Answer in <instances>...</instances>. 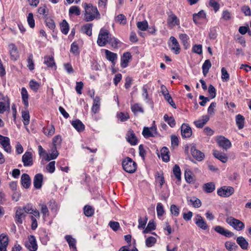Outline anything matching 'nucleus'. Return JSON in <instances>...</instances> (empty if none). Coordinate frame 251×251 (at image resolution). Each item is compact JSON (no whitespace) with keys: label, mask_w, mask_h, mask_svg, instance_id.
Returning <instances> with one entry per match:
<instances>
[{"label":"nucleus","mask_w":251,"mask_h":251,"mask_svg":"<svg viewBox=\"0 0 251 251\" xmlns=\"http://www.w3.org/2000/svg\"><path fill=\"white\" fill-rule=\"evenodd\" d=\"M84 20L86 22H90L95 19H100V14L96 6L92 4L84 3Z\"/></svg>","instance_id":"1"},{"label":"nucleus","mask_w":251,"mask_h":251,"mask_svg":"<svg viewBox=\"0 0 251 251\" xmlns=\"http://www.w3.org/2000/svg\"><path fill=\"white\" fill-rule=\"evenodd\" d=\"M123 169L128 173H133L137 169V164L131 158L127 157L122 162Z\"/></svg>","instance_id":"2"},{"label":"nucleus","mask_w":251,"mask_h":251,"mask_svg":"<svg viewBox=\"0 0 251 251\" xmlns=\"http://www.w3.org/2000/svg\"><path fill=\"white\" fill-rule=\"evenodd\" d=\"M110 37L109 32L105 29L101 28L100 30L98 38L97 40V43L100 47H103L109 43V40Z\"/></svg>","instance_id":"3"},{"label":"nucleus","mask_w":251,"mask_h":251,"mask_svg":"<svg viewBox=\"0 0 251 251\" xmlns=\"http://www.w3.org/2000/svg\"><path fill=\"white\" fill-rule=\"evenodd\" d=\"M31 205L28 204L24 208L19 207L16 212V220L19 223H22V219L25 217L26 214L31 213Z\"/></svg>","instance_id":"4"},{"label":"nucleus","mask_w":251,"mask_h":251,"mask_svg":"<svg viewBox=\"0 0 251 251\" xmlns=\"http://www.w3.org/2000/svg\"><path fill=\"white\" fill-rule=\"evenodd\" d=\"M226 222L237 231H241L245 227V225L242 222L231 217L227 218Z\"/></svg>","instance_id":"5"},{"label":"nucleus","mask_w":251,"mask_h":251,"mask_svg":"<svg viewBox=\"0 0 251 251\" xmlns=\"http://www.w3.org/2000/svg\"><path fill=\"white\" fill-rule=\"evenodd\" d=\"M167 24L169 27H173L176 25H179L180 21L177 17L172 12L168 13Z\"/></svg>","instance_id":"6"},{"label":"nucleus","mask_w":251,"mask_h":251,"mask_svg":"<svg viewBox=\"0 0 251 251\" xmlns=\"http://www.w3.org/2000/svg\"><path fill=\"white\" fill-rule=\"evenodd\" d=\"M234 189L230 186H223L217 191L219 196L223 197H228L234 193Z\"/></svg>","instance_id":"7"},{"label":"nucleus","mask_w":251,"mask_h":251,"mask_svg":"<svg viewBox=\"0 0 251 251\" xmlns=\"http://www.w3.org/2000/svg\"><path fill=\"white\" fill-rule=\"evenodd\" d=\"M217 141L219 146L225 151H226L231 146L230 141L224 136L218 137Z\"/></svg>","instance_id":"8"},{"label":"nucleus","mask_w":251,"mask_h":251,"mask_svg":"<svg viewBox=\"0 0 251 251\" xmlns=\"http://www.w3.org/2000/svg\"><path fill=\"white\" fill-rule=\"evenodd\" d=\"M157 134V129L155 126H152L150 128L144 127L142 131V134L146 138L150 137H154Z\"/></svg>","instance_id":"9"},{"label":"nucleus","mask_w":251,"mask_h":251,"mask_svg":"<svg viewBox=\"0 0 251 251\" xmlns=\"http://www.w3.org/2000/svg\"><path fill=\"white\" fill-rule=\"evenodd\" d=\"M0 144L5 151L11 153V147L10 145V139L8 137L0 135Z\"/></svg>","instance_id":"10"},{"label":"nucleus","mask_w":251,"mask_h":251,"mask_svg":"<svg viewBox=\"0 0 251 251\" xmlns=\"http://www.w3.org/2000/svg\"><path fill=\"white\" fill-rule=\"evenodd\" d=\"M192 155L198 161H201L204 158V154L200 151L197 150L195 145H193L191 148Z\"/></svg>","instance_id":"11"},{"label":"nucleus","mask_w":251,"mask_h":251,"mask_svg":"<svg viewBox=\"0 0 251 251\" xmlns=\"http://www.w3.org/2000/svg\"><path fill=\"white\" fill-rule=\"evenodd\" d=\"M181 135L183 138H189L192 135L191 128L188 125L183 124L181 126Z\"/></svg>","instance_id":"12"},{"label":"nucleus","mask_w":251,"mask_h":251,"mask_svg":"<svg viewBox=\"0 0 251 251\" xmlns=\"http://www.w3.org/2000/svg\"><path fill=\"white\" fill-rule=\"evenodd\" d=\"M214 229L217 233L227 237H230L234 235L233 233L232 232L225 229L224 227L220 226H215Z\"/></svg>","instance_id":"13"},{"label":"nucleus","mask_w":251,"mask_h":251,"mask_svg":"<svg viewBox=\"0 0 251 251\" xmlns=\"http://www.w3.org/2000/svg\"><path fill=\"white\" fill-rule=\"evenodd\" d=\"M170 40L172 42V44L170 45V46H171V50L173 51L176 54L179 53L180 48L176 39L174 36H171Z\"/></svg>","instance_id":"14"},{"label":"nucleus","mask_w":251,"mask_h":251,"mask_svg":"<svg viewBox=\"0 0 251 251\" xmlns=\"http://www.w3.org/2000/svg\"><path fill=\"white\" fill-rule=\"evenodd\" d=\"M195 224L199 227L202 229L206 230L208 228V226L206 222L199 214L197 215L195 218Z\"/></svg>","instance_id":"15"},{"label":"nucleus","mask_w":251,"mask_h":251,"mask_svg":"<svg viewBox=\"0 0 251 251\" xmlns=\"http://www.w3.org/2000/svg\"><path fill=\"white\" fill-rule=\"evenodd\" d=\"M132 56L129 52H126L124 53L121 59V65L123 68H126L130 60L131 59Z\"/></svg>","instance_id":"16"},{"label":"nucleus","mask_w":251,"mask_h":251,"mask_svg":"<svg viewBox=\"0 0 251 251\" xmlns=\"http://www.w3.org/2000/svg\"><path fill=\"white\" fill-rule=\"evenodd\" d=\"M126 139L128 142L132 146L135 145L137 144L138 140L134 133V131L131 129L128 130L126 134Z\"/></svg>","instance_id":"17"},{"label":"nucleus","mask_w":251,"mask_h":251,"mask_svg":"<svg viewBox=\"0 0 251 251\" xmlns=\"http://www.w3.org/2000/svg\"><path fill=\"white\" fill-rule=\"evenodd\" d=\"M43 176L41 174H36L34 177V187L36 189H39L43 184Z\"/></svg>","instance_id":"18"},{"label":"nucleus","mask_w":251,"mask_h":251,"mask_svg":"<svg viewBox=\"0 0 251 251\" xmlns=\"http://www.w3.org/2000/svg\"><path fill=\"white\" fill-rule=\"evenodd\" d=\"M65 238L68 242L70 248L72 249L73 251H76V240L70 235H66Z\"/></svg>","instance_id":"19"},{"label":"nucleus","mask_w":251,"mask_h":251,"mask_svg":"<svg viewBox=\"0 0 251 251\" xmlns=\"http://www.w3.org/2000/svg\"><path fill=\"white\" fill-rule=\"evenodd\" d=\"M105 53L106 59L111 61L113 65H115V61L117 59V54L108 50H105Z\"/></svg>","instance_id":"20"},{"label":"nucleus","mask_w":251,"mask_h":251,"mask_svg":"<svg viewBox=\"0 0 251 251\" xmlns=\"http://www.w3.org/2000/svg\"><path fill=\"white\" fill-rule=\"evenodd\" d=\"M21 183L25 188H28L30 185V178L29 175L24 174L21 176Z\"/></svg>","instance_id":"21"},{"label":"nucleus","mask_w":251,"mask_h":251,"mask_svg":"<svg viewBox=\"0 0 251 251\" xmlns=\"http://www.w3.org/2000/svg\"><path fill=\"white\" fill-rule=\"evenodd\" d=\"M9 48L11 59L14 60H17L19 57V54L15 45L13 44H10Z\"/></svg>","instance_id":"22"},{"label":"nucleus","mask_w":251,"mask_h":251,"mask_svg":"<svg viewBox=\"0 0 251 251\" xmlns=\"http://www.w3.org/2000/svg\"><path fill=\"white\" fill-rule=\"evenodd\" d=\"M213 155L223 163H226L227 161V157L225 153L220 152L217 150L213 151Z\"/></svg>","instance_id":"23"},{"label":"nucleus","mask_w":251,"mask_h":251,"mask_svg":"<svg viewBox=\"0 0 251 251\" xmlns=\"http://www.w3.org/2000/svg\"><path fill=\"white\" fill-rule=\"evenodd\" d=\"M72 125L79 132L83 131L85 128V126L79 120L73 121L72 122Z\"/></svg>","instance_id":"24"},{"label":"nucleus","mask_w":251,"mask_h":251,"mask_svg":"<svg viewBox=\"0 0 251 251\" xmlns=\"http://www.w3.org/2000/svg\"><path fill=\"white\" fill-rule=\"evenodd\" d=\"M21 93L23 102L26 108L28 106V94L27 91L25 87H23L21 89Z\"/></svg>","instance_id":"25"},{"label":"nucleus","mask_w":251,"mask_h":251,"mask_svg":"<svg viewBox=\"0 0 251 251\" xmlns=\"http://www.w3.org/2000/svg\"><path fill=\"white\" fill-rule=\"evenodd\" d=\"M209 117L208 115L202 116V120H199L194 122L196 127L198 128H202L205 124L209 121Z\"/></svg>","instance_id":"26"},{"label":"nucleus","mask_w":251,"mask_h":251,"mask_svg":"<svg viewBox=\"0 0 251 251\" xmlns=\"http://www.w3.org/2000/svg\"><path fill=\"white\" fill-rule=\"evenodd\" d=\"M22 161L25 166H30L31 163V153L26 152L22 157Z\"/></svg>","instance_id":"27"},{"label":"nucleus","mask_w":251,"mask_h":251,"mask_svg":"<svg viewBox=\"0 0 251 251\" xmlns=\"http://www.w3.org/2000/svg\"><path fill=\"white\" fill-rule=\"evenodd\" d=\"M100 99L99 97L96 96L93 100V104L92 107V111L94 113H96L100 109Z\"/></svg>","instance_id":"28"},{"label":"nucleus","mask_w":251,"mask_h":251,"mask_svg":"<svg viewBox=\"0 0 251 251\" xmlns=\"http://www.w3.org/2000/svg\"><path fill=\"white\" fill-rule=\"evenodd\" d=\"M57 147L52 146L50 150L51 153L47 154V160L50 161L52 159H54L58 156L59 153L57 151Z\"/></svg>","instance_id":"29"},{"label":"nucleus","mask_w":251,"mask_h":251,"mask_svg":"<svg viewBox=\"0 0 251 251\" xmlns=\"http://www.w3.org/2000/svg\"><path fill=\"white\" fill-rule=\"evenodd\" d=\"M169 153V151L166 147H163L160 151L161 156L162 160L166 162H167L170 160Z\"/></svg>","instance_id":"30"},{"label":"nucleus","mask_w":251,"mask_h":251,"mask_svg":"<svg viewBox=\"0 0 251 251\" xmlns=\"http://www.w3.org/2000/svg\"><path fill=\"white\" fill-rule=\"evenodd\" d=\"M44 63L49 67L54 66L56 68L54 58L52 56H46L44 58Z\"/></svg>","instance_id":"31"},{"label":"nucleus","mask_w":251,"mask_h":251,"mask_svg":"<svg viewBox=\"0 0 251 251\" xmlns=\"http://www.w3.org/2000/svg\"><path fill=\"white\" fill-rule=\"evenodd\" d=\"M43 132L47 136H51L55 132V128L52 125H48L43 128Z\"/></svg>","instance_id":"32"},{"label":"nucleus","mask_w":251,"mask_h":251,"mask_svg":"<svg viewBox=\"0 0 251 251\" xmlns=\"http://www.w3.org/2000/svg\"><path fill=\"white\" fill-rule=\"evenodd\" d=\"M237 244L240 246V247L243 250H246L248 247V242L242 236H239L237 237L236 240Z\"/></svg>","instance_id":"33"},{"label":"nucleus","mask_w":251,"mask_h":251,"mask_svg":"<svg viewBox=\"0 0 251 251\" xmlns=\"http://www.w3.org/2000/svg\"><path fill=\"white\" fill-rule=\"evenodd\" d=\"M93 24L91 23L84 25L81 27L82 31L89 36L92 35Z\"/></svg>","instance_id":"34"},{"label":"nucleus","mask_w":251,"mask_h":251,"mask_svg":"<svg viewBox=\"0 0 251 251\" xmlns=\"http://www.w3.org/2000/svg\"><path fill=\"white\" fill-rule=\"evenodd\" d=\"M215 189V186L214 183L213 182L205 183L203 186V190L207 193H212L214 191Z\"/></svg>","instance_id":"35"},{"label":"nucleus","mask_w":251,"mask_h":251,"mask_svg":"<svg viewBox=\"0 0 251 251\" xmlns=\"http://www.w3.org/2000/svg\"><path fill=\"white\" fill-rule=\"evenodd\" d=\"M244 117L238 114L236 116V123L239 129H242L244 126Z\"/></svg>","instance_id":"36"},{"label":"nucleus","mask_w":251,"mask_h":251,"mask_svg":"<svg viewBox=\"0 0 251 251\" xmlns=\"http://www.w3.org/2000/svg\"><path fill=\"white\" fill-rule=\"evenodd\" d=\"M211 63L210 61L208 59L206 60L203 63L202 66V73L204 76H205L207 75L209 72V70L211 68Z\"/></svg>","instance_id":"37"},{"label":"nucleus","mask_w":251,"mask_h":251,"mask_svg":"<svg viewBox=\"0 0 251 251\" xmlns=\"http://www.w3.org/2000/svg\"><path fill=\"white\" fill-rule=\"evenodd\" d=\"M187 201L194 207L199 208L201 205V202L200 200L196 197H193L190 199L189 198H187Z\"/></svg>","instance_id":"38"},{"label":"nucleus","mask_w":251,"mask_h":251,"mask_svg":"<svg viewBox=\"0 0 251 251\" xmlns=\"http://www.w3.org/2000/svg\"><path fill=\"white\" fill-rule=\"evenodd\" d=\"M10 108V102L9 99L6 101V102L0 101V114L4 113L6 110Z\"/></svg>","instance_id":"39"},{"label":"nucleus","mask_w":251,"mask_h":251,"mask_svg":"<svg viewBox=\"0 0 251 251\" xmlns=\"http://www.w3.org/2000/svg\"><path fill=\"white\" fill-rule=\"evenodd\" d=\"M179 39L181 40L182 43L185 49H187L189 46V44L188 42L189 37L186 34H180L179 35Z\"/></svg>","instance_id":"40"},{"label":"nucleus","mask_w":251,"mask_h":251,"mask_svg":"<svg viewBox=\"0 0 251 251\" xmlns=\"http://www.w3.org/2000/svg\"><path fill=\"white\" fill-rule=\"evenodd\" d=\"M22 117L23 119V123L25 126H26L29 123L30 115L27 110H23L22 112Z\"/></svg>","instance_id":"41"},{"label":"nucleus","mask_w":251,"mask_h":251,"mask_svg":"<svg viewBox=\"0 0 251 251\" xmlns=\"http://www.w3.org/2000/svg\"><path fill=\"white\" fill-rule=\"evenodd\" d=\"M164 120L171 127H174L176 126V121L173 117H169L167 114H165Z\"/></svg>","instance_id":"42"},{"label":"nucleus","mask_w":251,"mask_h":251,"mask_svg":"<svg viewBox=\"0 0 251 251\" xmlns=\"http://www.w3.org/2000/svg\"><path fill=\"white\" fill-rule=\"evenodd\" d=\"M60 29L61 32L63 34L66 35L68 33L69 30V26L65 20H63V22L60 25Z\"/></svg>","instance_id":"43"},{"label":"nucleus","mask_w":251,"mask_h":251,"mask_svg":"<svg viewBox=\"0 0 251 251\" xmlns=\"http://www.w3.org/2000/svg\"><path fill=\"white\" fill-rule=\"evenodd\" d=\"M155 229V225L153 221H150L147 227L143 230L144 233L150 232L151 230Z\"/></svg>","instance_id":"44"},{"label":"nucleus","mask_w":251,"mask_h":251,"mask_svg":"<svg viewBox=\"0 0 251 251\" xmlns=\"http://www.w3.org/2000/svg\"><path fill=\"white\" fill-rule=\"evenodd\" d=\"M84 213L87 217H90L94 214V209L90 205H86L84 207Z\"/></svg>","instance_id":"45"},{"label":"nucleus","mask_w":251,"mask_h":251,"mask_svg":"<svg viewBox=\"0 0 251 251\" xmlns=\"http://www.w3.org/2000/svg\"><path fill=\"white\" fill-rule=\"evenodd\" d=\"M49 207L51 211L54 213H56L58 210V206L54 200H50L49 202Z\"/></svg>","instance_id":"46"},{"label":"nucleus","mask_w":251,"mask_h":251,"mask_svg":"<svg viewBox=\"0 0 251 251\" xmlns=\"http://www.w3.org/2000/svg\"><path fill=\"white\" fill-rule=\"evenodd\" d=\"M156 242V239L155 237L152 236H150L148 237L146 240V245L148 247H151L154 246Z\"/></svg>","instance_id":"47"},{"label":"nucleus","mask_w":251,"mask_h":251,"mask_svg":"<svg viewBox=\"0 0 251 251\" xmlns=\"http://www.w3.org/2000/svg\"><path fill=\"white\" fill-rule=\"evenodd\" d=\"M137 26L140 30L145 31L148 27V23L146 21L138 22L137 23Z\"/></svg>","instance_id":"48"},{"label":"nucleus","mask_w":251,"mask_h":251,"mask_svg":"<svg viewBox=\"0 0 251 251\" xmlns=\"http://www.w3.org/2000/svg\"><path fill=\"white\" fill-rule=\"evenodd\" d=\"M173 173L176 177L180 180L181 179V172L179 167L177 165H175L173 168Z\"/></svg>","instance_id":"49"},{"label":"nucleus","mask_w":251,"mask_h":251,"mask_svg":"<svg viewBox=\"0 0 251 251\" xmlns=\"http://www.w3.org/2000/svg\"><path fill=\"white\" fill-rule=\"evenodd\" d=\"M8 237L6 234L2 233L0 235V244L8 246Z\"/></svg>","instance_id":"50"},{"label":"nucleus","mask_w":251,"mask_h":251,"mask_svg":"<svg viewBox=\"0 0 251 251\" xmlns=\"http://www.w3.org/2000/svg\"><path fill=\"white\" fill-rule=\"evenodd\" d=\"M221 73L222 80L224 82L228 81L229 79V75L225 68L223 67L222 68Z\"/></svg>","instance_id":"51"},{"label":"nucleus","mask_w":251,"mask_h":251,"mask_svg":"<svg viewBox=\"0 0 251 251\" xmlns=\"http://www.w3.org/2000/svg\"><path fill=\"white\" fill-rule=\"evenodd\" d=\"M62 141V138L61 136L58 135L54 136L52 139V146L54 147H57L60 146Z\"/></svg>","instance_id":"52"},{"label":"nucleus","mask_w":251,"mask_h":251,"mask_svg":"<svg viewBox=\"0 0 251 251\" xmlns=\"http://www.w3.org/2000/svg\"><path fill=\"white\" fill-rule=\"evenodd\" d=\"M132 111L136 114L138 112H140L141 113L144 112L143 109L141 107V106L138 103H135L131 107Z\"/></svg>","instance_id":"53"},{"label":"nucleus","mask_w":251,"mask_h":251,"mask_svg":"<svg viewBox=\"0 0 251 251\" xmlns=\"http://www.w3.org/2000/svg\"><path fill=\"white\" fill-rule=\"evenodd\" d=\"M39 206L41 213L44 217L48 216L49 215V211L47 205L45 204H40Z\"/></svg>","instance_id":"54"},{"label":"nucleus","mask_w":251,"mask_h":251,"mask_svg":"<svg viewBox=\"0 0 251 251\" xmlns=\"http://www.w3.org/2000/svg\"><path fill=\"white\" fill-rule=\"evenodd\" d=\"M70 14H75L78 16L80 14V10L78 7L76 6H71L69 9Z\"/></svg>","instance_id":"55"},{"label":"nucleus","mask_w":251,"mask_h":251,"mask_svg":"<svg viewBox=\"0 0 251 251\" xmlns=\"http://www.w3.org/2000/svg\"><path fill=\"white\" fill-rule=\"evenodd\" d=\"M156 181L160 184V187L161 188L162 185L165 183V179L163 176L160 175L159 173H157L156 175Z\"/></svg>","instance_id":"56"},{"label":"nucleus","mask_w":251,"mask_h":251,"mask_svg":"<svg viewBox=\"0 0 251 251\" xmlns=\"http://www.w3.org/2000/svg\"><path fill=\"white\" fill-rule=\"evenodd\" d=\"M47 26L51 30L55 28V25L53 20L50 18H47L45 20Z\"/></svg>","instance_id":"57"},{"label":"nucleus","mask_w":251,"mask_h":251,"mask_svg":"<svg viewBox=\"0 0 251 251\" xmlns=\"http://www.w3.org/2000/svg\"><path fill=\"white\" fill-rule=\"evenodd\" d=\"M170 211L172 215L176 217L179 214V208L175 204H173L171 206Z\"/></svg>","instance_id":"58"},{"label":"nucleus","mask_w":251,"mask_h":251,"mask_svg":"<svg viewBox=\"0 0 251 251\" xmlns=\"http://www.w3.org/2000/svg\"><path fill=\"white\" fill-rule=\"evenodd\" d=\"M116 22L125 25L126 23V17L123 14H119L115 19Z\"/></svg>","instance_id":"59"},{"label":"nucleus","mask_w":251,"mask_h":251,"mask_svg":"<svg viewBox=\"0 0 251 251\" xmlns=\"http://www.w3.org/2000/svg\"><path fill=\"white\" fill-rule=\"evenodd\" d=\"M55 161L50 162L46 166V169L50 173H53L55 171Z\"/></svg>","instance_id":"60"},{"label":"nucleus","mask_w":251,"mask_h":251,"mask_svg":"<svg viewBox=\"0 0 251 251\" xmlns=\"http://www.w3.org/2000/svg\"><path fill=\"white\" fill-rule=\"evenodd\" d=\"M156 211L158 216H162L164 213V210L161 203H158L156 206Z\"/></svg>","instance_id":"61"},{"label":"nucleus","mask_w":251,"mask_h":251,"mask_svg":"<svg viewBox=\"0 0 251 251\" xmlns=\"http://www.w3.org/2000/svg\"><path fill=\"white\" fill-rule=\"evenodd\" d=\"M225 246L227 250L230 251H233L235 250V248L237 247L235 243L231 242H226L225 243Z\"/></svg>","instance_id":"62"},{"label":"nucleus","mask_w":251,"mask_h":251,"mask_svg":"<svg viewBox=\"0 0 251 251\" xmlns=\"http://www.w3.org/2000/svg\"><path fill=\"white\" fill-rule=\"evenodd\" d=\"M118 117L121 122H125L129 118V116L127 113L120 112L118 114Z\"/></svg>","instance_id":"63"},{"label":"nucleus","mask_w":251,"mask_h":251,"mask_svg":"<svg viewBox=\"0 0 251 251\" xmlns=\"http://www.w3.org/2000/svg\"><path fill=\"white\" fill-rule=\"evenodd\" d=\"M71 51L76 55L79 54L78 47L77 44L75 43H73L71 47Z\"/></svg>","instance_id":"64"}]
</instances>
